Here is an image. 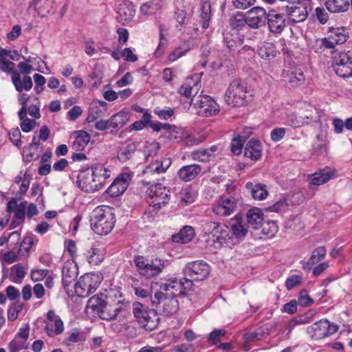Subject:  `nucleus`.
Instances as JSON below:
<instances>
[{
  "mask_svg": "<svg viewBox=\"0 0 352 352\" xmlns=\"http://www.w3.org/2000/svg\"><path fill=\"white\" fill-rule=\"evenodd\" d=\"M131 180V175L128 173H121L108 188L107 192L111 197H118L126 190Z\"/></svg>",
  "mask_w": 352,
  "mask_h": 352,
  "instance_id": "17",
  "label": "nucleus"
},
{
  "mask_svg": "<svg viewBox=\"0 0 352 352\" xmlns=\"http://www.w3.org/2000/svg\"><path fill=\"white\" fill-rule=\"evenodd\" d=\"M104 259L103 250L101 248H93L89 252V264L98 265Z\"/></svg>",
  "mask_w": 352,
  "mask_h": 352,
  "instance_id": "53",
  "label": "nucleus"
},
{
  "mask_svg": "<svg viewBox=\"0 0 352 352\" xmlns=\"http://www.w3.org/2000/svg\"><path fill=\"white\" fill-rule=\"evenodd\" d=\"M331 37H333L337 45H340L346 42L347 36L345 30L343 28H336L333 30L330 34Z\"/></svg>",
  "mask_w": 352,
  "mask_h": 352,
  "instance_id": "55",
  "label": "nucleus"
},
{
  "mask_svg": "<svg viewBox=\"0 0 352 352\" xmlns=\"http://www.w3.org/2000/svg\"><path fill=\"white\" fill-rule=\"evenodd\" d=\"M202 232L208 245L219 249L226 247V238L228 236V226L219 222L210 220L201 221Z\"/></svg>",
  "mask_w": 352,
  "mask_h": 352,
  "instance_id": "3",
  "label": "nucleus"
},
{
  "mask_svg": "<svg viewBox=\"0 0 352 352\" xmlns=\"http://www.w3.org/2000/svg\"><path fill=\"white\" fill-rule=\"evenodd\" d=\"M35 103L32 104L29 107L27 106V113L35 119H38L41 117L39 109V100L37 97L34 98Z\"/></svg>",
  "mask_w": 352,
  "mask_h": 352,
  "instance_id": "61",
  "label": "nucleus"
},
{
  "mask_svg": "<svg viewBox=\"0 0 352 352\" xmlns=\"http://www.w3.org/2000/svg\"><path fill=\"white\" fill-rule=\"evenodd\" d=\"M326 255V250L324 247H319L315 249L309 258V263L311 264H316L323 259Z\"/></svg>",
  "mask_w": 352,
  "mask_h": 352,
  "instance_id": "57",
  "label": "nucleus"
},
{
  "mask_svg": "<svg viewBox=\"0 0 352 352\" xmlns=\"http://www.w3.org/2000/svg\"><path fill=\"white\" fill-rule=\"evenodd\" d=\"M193 48V45L189 41H185L179 47L175 48L168 56V59L170 62H174L178 58L185 56L187 52Z\"/></svg>",
  "mask_w": 352,
  "mask_h": 352,
  "instance_id": "37",
  "label": "nucleus"
},
{
  "mask_svg": "<svg viewBox=\"0 0 352 352\" xmlns=\"http://www.w3.org/2000/svg\"><path fill=\"white\" fill-rule=\"evenodd\" d=\"M334 176L335 171L329 168H326L309 175V184L313 186H320L327 182Z\"/></svg>",
  "mask_w": 352,
  "mask_h": 352,
  "instance_id": "23",
  "label": "nucleus"
},
{
  "mask_svg": "<svg viewBox=\"0 0 352 352\" xmlns=\"http://www.w3.org/2000/svg\"><path fill=\"white\" fill-rule=\"evenodd\" d=\"M29 99L30 97L26 94H22L19 96V101L22 105V107L18 113L20 120H23L27 116V102H28Z\"/></svg>",
  "mask_w": 352,
  "mask_h": 352,
  "instance_id": "63",
  "label": "nucleus"
},
{
  "mask_svg": "<svg viewBox=\"0 0 352 352\" xmlns=\"http://www.w3.org/2000/svg\"><path fill=\"white\" fill-rule=\"evenodd\" d=\"M160 148V144L157 142H146L145 145L144 155L146 158L156 155Z\"/></svg>",
  "mask_w": 352,
  "mask_h": 352,
  "instance_id": "59",
  "label": "nucleus"
},
{
  "mask_svg": "<svg viewBox=\"0 0 352 352\" xmlns=\"http://www.w3.org/2000/svg\"><path fill=\"white\" fill-rule=\"evenodd\" d=\"M87 274H85L78 279L74 285V292L78 297L84 298L88 296Z\"/></svg>",
  "mask_w": 352,
  "mask_h": 352,
  "instance_id": "45",
  "label": "nucleus"
},
{
  "mask_svg": "<svg viewBox=\"0 0 352 352\" xmlns=\"http://www.w3.org/2000/svg\"><path fill=\"white\" fill-rule=\"evenodd\" d=\"M171 164L172 160L169 157L156 160L145 167L143 174L153 176L164 173L170 166Z\"/></svg>",
  "mask_w": 352,
  "mask_h": 352,
  "instance_id": "20",
  "label": "nucleus"
},
{
  "mask_svg": "<svg viewBox=\"0 0 352 352\" xmlns=\"http://www.w3.org/2000/svg\"><path fill=\"white\" fill-rule=\"evenodd\" d=\"M34 6L38 14L44 17L55 10L54 0H34Z\"/></svg>",
  "mask_w": 352,
  "mask_h": 352,
  "instance_id": "30",
  "label": "nucleus"
},
{
  "mask_svg": "<svg viewBox=\"0 0 352 352\" xmlns=\"http://www.w3.org/2000/svg\"><path fill=\"white\" fill-rule=\"evenodd\" d=\"M8 348L10 352H19L27 348L26 342L18 338H15L9 343Z\"/></svg>",
  "mask_w": 352,
  "mask_h": 352,
  "instance_id": "60",
  "label": "nucleus"
},
{
  "mask_svg": "<svg viewBox=\"0 0 352 352\" xmlns=\"http://www.w3.org/2000/svg\"><path fill=\"white\" fill-rule=\"evenodd\" d=\"M103 280V276L100 272H93L89 273V293L92 292V290L95 291L100 285L102 280Z\"/></svg>",
  "mask_w": 352,
  "mask_h": 352,
  "instance_id": "54",
  "label": "nucleus"
},
{
  "mask_svg": "<svg viewBox=\"0 0 352 352\" xmlns=\"http://www.w3.org/2000/svg\"><path fill=\"white\" fill-rule=\"evenodd\" d=\"M194 235L195 232L192 227L186 226L177 234L172 236V240L175 243H186L193 239Z\"/></svg>",
  "mask_w": 352,
  "mask_h": 352,
  "instance_id": "35",
  "label": "nucleus"
},
{
  "mask_svg": "<svg viewBox=\"0 0 352 352\" xmlns=\"http://www.w3.org/2000/svg\"><path fill=\"white\" fill-rule=\"evenodd\" d=\"M244 155L254 161H256L262 156V146L260 141L254 139H251L247 143Z\"/></svg>",
  "mask_w": 352,
  "mask_h": 352,
  "instance_id": "24",
  "label": "nucleus"
},
{
  "mask_svg": "<svg viewBox=\"0 0 352 352\" xmlns=\"http://www.w3.org/2000/svg\"><path fill=\"white\" fill-rule=\"evenodd\" d=\"M162 8V0H151L141 6L140 11L143 15H153Z\"/></svg>",
  "mask_w": 352,
  "mask_h": 352,
  "instance_id": "41",
  "label": "nucleus"
},
{
  "mask_svg": "<svg viewBox=\"0 0 352 352\" xmlns=\"http://www.w3.org/2000/svg\"><path fill=\"white\" fill-rule=\"evenodd\" d=\"M334 71L336 74L342 78L352 76V60L342 66H335Z\"/></svg>",
  "mask_w": 352,
  "mask_h": 352,
  "instance_id": "52",
  "label": "nucleus"
},
{
  "mask_svg": "<svg viewBox=\"0 0 352 352\" xmlns=\"http://www.w3.org/2000/svg\"><path fill=\"white\" fill-rule=\"evenodd\" d=\"M72 135L74 138L72 149L77 152L83 151L88 144V132L83 130L74 131Z\"/></svg>",
  "mask_w": 352,
  "mask_h": 352,
  "instance_id": "29",
  "label": "nucleus"
},
{
  "mask_svg": "<svg viewBox=\"0 0 352 352\" xmlns=\"http://www.w3.org/2000/svg\"><path fill=\"white\" fill-rule=\"evenodd\" d=\"M338 329V325L322 319L309 326L307 332L312 339L321 340L335 333Z\"/></svg>",
  "mask_w": 352,
  "mask_h": 352,
  "instance_id": "10",
  "label": "nucleus"
},
{
  "mask_svg": "<svg viewBox=\"0 0 352 352\" xmlns=\"http://www.w3.org/2000/svg\"><path fill=\"white\" fill-rule=\"evenodd\" d=\"M191 105L198 110L199 115L206 117L216 115L219 111L217 103L206 95L191 98Z\"/></svg>",
  "mask_w": 352,
  "mask_h": 352,
  "instance_id": "12",
  "label": "nucleus"
},
{
  "mask_svg": "<svg viewBox=\"0 0 352 352\" xmlns=\"http://www.w3.org/2000/svg\"><path fill=\"white\" fill-rule=\"evenodd\" d=\"M259 56L265 60H270L276 55V46L272 43H263L258 50Z\"/></svg>",
  "mask_w": 352,
  "mask_h": 352,
  "instance_id": "44",
  "label": "nucleus"
},
{
  "mask_svg": "<svg viewBox=\"0 0 352 352\" xmlns=\"http://www.w3.org/2000/svg\"><path fill=\"white\" fill-rule=\"evenodd\" d=\"M134 262L139 273L146 278L158 276L165 267V261L158 258L148 262L143 256H138Z\"/></svg>",
  "mask_w": 352,
  "mask_h": 352,
  "instance_id": "7",
  "label": "nucleus"
},
{
  "mask_svg": "<svg viewBox=\"0 0 352 352\" xmlns=\"http://www.w3.org/2000/svg\"><path fill=\"white\" fill-rule=\"evenodd\" d=\"M33 243L34 240L32 236L28 235L25 236L20 244V247L18 250V254L19 256H27L29 254Z\"/></svg>",
  "mask_w": 352,
  "mask_h": 352,
  "instance_id": "50",
  "label": "nucleus"
},
{
  "mask_svg": "<svg viewBox=\"0 0 352 352\" xmlns=\"http://www.w3.org/2000/svg\"><path fill=\"white\" fill-rule=\"evenodd\" d=\"M230 230L228 228L226 247L232 248L242 241L248 234V227L241 217L236 215L230 222Z\"/></svg>",
  "mask_w": 352,
  "mask_h": 352,
  "instance_id": "5",
  "label": "nucleus"
},
{
  "mask_svg": "<svg viewBox=\"0 0 352 352\" xmlns=\"http://www.w3.org/2000/svg\"><path fill=\"white\" fill-rule=\"evenodd\" d=\"M217 151V146L214 145L208 148H202L194 151L191 153L190 156L195 161L207 162H209L212 158H214V154Z\"/></svg>",
  "mask_w": 352,
  "mask_h": 352,
  "instance_id": "28",
  "label": "nucleus"
},
{
  "mask_svg": "<svg viewBox=\"0 0 352 352\" xmlns=\"http://www.w3.org/2000/svg\"><path fill=\"white\" fill-rule=\"evenodd\" d=\"M90 226L99 235L109 234L114 227L116 218L111 208L106 206L96 207L90 216Z\"/></svg>",
  "mask_w": 352,
  "mask_h": 352,
  "instance_id": "2",
  "label": "nucleus"
},
{
  "mask_svg": "<svg viewBox=\"0 0 352 352\" xmlns=\"http://www.w3.org/2000/svg\"><path fill=\"white\" fill-rule=\"evenodd\" d=\"M48 321L45 324V331L50 337L61 334L64 331V324L62 320L53 310H50L47 314Z\"/></svg>",
  "mask_w": 352,
  "mask_h": 352,
  "instance_id": "18",
  "label": "nucleus"
},
{
  "mask_svg": "<svg viewBox=\"0 0 352 352\" xmlns=\"http://www.w3.org/2000/svg\"><path fill=\"white\" fill-rule=\"evenodd\" d=\"M210 272V266L202 261L188 263L183 269L184 276L192 278L195 281L205 280L208 277Z\"/></svg>",
  "mask_w": 352,
  "mask_h": 352,
  "instance_id": "13",
  "label": "nucleus"
},
{
  "mask_svg": "<svg viewBox=\"0 0 352 352\" xmlns=\"http://www.w3.org/2000/svg\"><path fill=\"white\" fill-rule=\"evenodd\" d=\"M170 196L169 190L161 184L151 185L146 190L147 202L156 208L168 204Z\"/></svg>",
  "mask_w": 352,
  "mask_h": 352,
  "instance_id": "9",
  "label": "nucleus"
},
{
  "mask_svg": "<svg viewBox=\"0 0 352 352\" xmlns=\"http://www.w3.org/2000/svg\"><path fill=\"white\" fill-rule=\"evenodd\" d=\"M266 10L259 6L254 7L245 13L246 25L253 29H258L265 25Z\"/></svg>",
  "mask_w": 352,
  "mask_h": 352,
  "instance_id": "16",
  "label": "nucleus"
},
{
  "mask_svg": "<svg viewBox=\"0 0 352 352\" xmlns=\"http://www.w3.org/2000/svg\"><path fill=\"white\" fill-rule=\"evenodd\" d=\"M311 120L312 117L310 115L300 116L296 113H291L287 116L285 122L287 125L297 128L308 124Z\"/></svg>",
  "mask_w": 352,
  "mask_h": 352,
  "instance_id": "36",
  "label": "nucleus"
},
{
  "mask_svg": "<svg viewBox=\"0 0 352 352\" xmlns=\"http://www.w3.org/2000/svg\"><path fill=\"white\" fill-rule=\"evenodd\" d=\"M103 77V67L97 65L93 71L91 79L94 80L93 87L97 88L102 82Z\"/></svg>",
  "mask_w": 352,
  "mask_h": 352,
  "instance_id": "56",
  "label": "nucleus"
},
{
  "mask_svg": "<svg viewBox=\"0 0 352 352\" xmlns=\"http://www.w3.org/2000/svg\"><path fill=\"white\" fill-rule=\"evenodd\" d=\"M151 305L165 316L175 314L179 309V302L175 297L165 296L162 292H156L151 298Z\"/></svg>",
  "mask_w": 352,
  "mask_h": 352,
  "instance_id": "8",
  "label": "nucleus"
},
{
  "mask_svg": "<svg viewBox=\"0 0 352 352\" xmlns=\"http://www.w3.org/2000/svg\"><path fill=\"white\" fill-rule=\"evenodd\" d=\"M70 265H72V263H65L62 270L63 285L65 289L67 290H68V287L72 284L76 274L75 271H70Z\"/></svg>",
  "mask_w": 352,
  "mask_h": 352,
  "instance_id": "47",
  "label": "nucleus"
},
{
  "mask_svg": "<svg viewBox=\"0 0 352 352\" xmlns=\"http://www.w3.org/2000/svg\"><path fill=\"white\" fill-rule=\"evenodd\" d=\"M76 184L81 190L87 192L88 186V172L87 170H82L77 175Z\"/></svg>",
  "mask_w": 352,
  "mask_h": 352,
  "instance_id": "51",
  "label": "nucleus"
},
{
  "mask_svg": "<svg viewBox=\"0 0 352 352\" xmlns=\"http://www.w3.org/2000/svg\"><path fill=\"white\" fill-rule=\"evenodd\" d=\"M12 81L16 90L19 92H21L23 90L29 91L33 86L32 78L30 76H24L23 78H21V75L18 72H13V74L12 75Z\"/></svg>",
  "mask_w": 352,
  "mask_h": 352,
  "instance_id": "27",
  "label": "nucleus"
},
{
  "mask_svg": "<svg viewBox=\"0 0 352 352\" xmlns=\"http://www.w3.org/2000/svg\"><path fill=\"white\" fill-rule=\"evenodd\" d=\"M137 149L135 142L128 140L122 144L118 152V158L120 161L124 162L131 158Z\"/></svg>",
  "mask_w": 352,
  "mask_h": 352,
  "instance_id": "31",
  "label": "nucleus"
},
{
  "mask_svg": "<svg viewBox=\"0 0 352 352\" xmlns=\"http://www.w3.org/2000/svg\"><path fill=\"white\" fill-rule=\"evenodd\" d=\"M135 13V6L132 3L120 4L118 11V19L122 24H127L132 21Z\"/></svg>",
  "mask_w": 352,
  "mask_h": 352,
  "instance_id": "25",
  "label": "nucleus"
},
{
  "mask_svg": "<svg viewBox=\"0 0 352 352\" xmlns=\"http://www.w3.org/2000/svg\"><path fill=\"white\" fill-rule=\"evenodd\" d=\"M313 1L301 0L287 5L285 11L289 20L294 23L304 21L307 18L309 12L314 8Z\"/></svg>",
  "mask_w": 352,
  "mask_h": 352,
  "instance_id": "6",
  "label": "nucleus"
},
{
  "mask_svg": "<svg viewBox=\"0 0 352 352\" xmlns=\"http://www.w3.org/2000/svg\"><path fill=\"white\" fill-rule=\"evenodd\" d=\"M201 170V167L199 164L186 165L179 169L177 175L181 180L188 182L196 178Z\"/></svg>",
  "mask_w": 352,
  "mask_h": 352,
  "instance_id": "22",
  "label": "nucleus"
},
{
  "mask_svg": "<svg viewBox=\"0 0 352 352\" xmlns=\"http://www.w3.org/2000/svg\"><path fill=\"white\" fill-rule=\"evenodd\" d=\"M283 78L292 87L300 86L305 80L304 74L300 70L284 72Z\"/></svg>",
  "mask_w": 352,
  "mask_h": 352,
  "instance_id": "33",
  "label": "nucleus"
},
{
  "mask_svg": "<svg viewBox=\"0 0 352 352\" xmlns=\"http://www.w3.org/2000/svg\"><path fill=\"white\" fill-rule=\"evenodd\" d=\"M236 208V202L234 198L223 199L216 204L213 208L214 213L219 217H228L232 214Z\"/></svg>",
  "mask_w": 352,
  "mask_h": 352,
  "instance_id": "21",
  "label": "nucleus"
},
{
  "mask_svg": "<svg viewBox=\"0 0 352 352\" xmlns=\"http://www.w3.org/2000/svg\"><path fill=\"white\" fill-rule=\"evenodd\" d=\"M297 302L301 307H307L311 305L314 300L310 298L307 292L305 289H302L299 292Z\"/></svg>",
  "mask_w": 352,
  "mask_h": 352,
  "instance_id": "64",
  "label": "nucleus"
},
{
  "mask_svg": "<svg viewBox=\"0 0 352 352\" xmlns=\"http://www.w3.org/2000/svg\"><path fill=\"white\" fill-rule=\"evenodd\" d=\"M211 16V5L209 0H201V23L204 29L209 27Z\"/></svg>",
  "mask_w": 352,
  "mask_h": 352,
  "instance_id": "40",
  "label": "nucleus"
},
{
  "mask_svg": "<svg viewBox=\"0 0 352 352\" xmlns=\"http://www.w3.org/2000/svg\"><path fill=\"white\" fill-rule=\"evenodd\" d=\"M162 293L166 292L165 296L175 297L182 294V287L179 280L173 278L168 280L166 283L160 286V291Z\"/></svg>",
  "mask_w": 352,
  "mask_h": 352,
  "instance_id": "26",
  "label": "nucleus"
},
{
  "mask_svg": "<svg viewBox=\"0 0 352 352\" xmlns=\"http://www.w3.org/2000/svg\"><path fill=\"white\" fill-rule=\"evenodd\" d=\"M133 289L135 294L141 298L148 299L151 301V298H152L151 296V289L148 287H143L140 286H133Z\"/></svg>",
  "mask_w": 352,
  "mask_h": 352,
  "instance_id": "62",
  "label": "nucleus"
},
{
  "mask_svg": "<svg viewBox=\"0 0 352 352\" xmlns=\"http://www.w3.org/2000/svg\"><path fill=\"white\" fill-rule=\"evenodd\" d=\"M269 334V329L266 326H263L253 332L246 333L243 338L246 342H251L261 340L266 338Z\"/></svg>",
  "mask_w": 352,
  "mask_h": 352,
  "instance_id": "42",
  "label": "nucleus"
},
{
  "mask_svg": "<svg viewBox=\"0 0 352 352\" xmlns=\"http://www.w3.org/2000/svg\"><path fill=\"white\" fill-rule=\"evenodd\" d=\"M133 313L139 323L144 327L152 329L157 324L158 318L155 312L148 309L143 304L135 302L133 304Z\"/></svg>",
  "mask_w": 352,
  "mask_h": 352,
  "instance_id": "11",
  "label": "nucleus"
},
{
  "mask_svg": "<svg viewBox=\"0 0 352 352\" xmlns=\"http://www.w3.org/2000/svg\"><path fill=\"white\" fill-rule=\"evenodd\" d=\"M200 80L201 76L199 74H194L180 87L179 93L188 98L197 97L198 96L196 95L200 87Z\"/></svg>",
  "mask_w": 352,
  "mask_h": 352,
  "instance_id": "19",
  "label": "nucleus"
},
{
  "mask_svg": "<svg viewBox=\"0 0 352 352\" xmlns=\"http://www.w3.org/2000/svg\"><path fill=\"white\" fill-rule=\"evenodd\" d=\"M245 187L250 190L252 198L256 200H263L268 195L266 186L264 184H254L252 182H248L245 184Z\"/></svg>",
  "mask_w": 352,
  "mask_h": 352,
  "instance_id": "34",
  "label": "nucleus"
},
{
  "mask_svg": "<svg viewBox=\"0 0 352 352\" xmlns=\"http://www.w3.org/2000/svg\"><path fill=\"white\" fill-rule=\"evenodd\" d=\"M243 142H244V139L240 135L234 137L232 139L231 144H230V148H231V151L234 155H238L241 153L243 146Z\"/></svg>",
  "mask_w": 352,
  "mask_h": 352,
  "instance_id": "58",
  "label": "nucleus"
},
{
  "mask_svg": "<svg viewBox=\"0 0 352 352\" xmlns=\"http://www.w3.org/2000/svg\"><path fill=\"white\" fill-rule=\"evenodd\" d=\"M109 176V171L102 164H93L91 166V181L89 182V192L98 191L102 188L106 179Z\"/></svg>",
  "mask_w": 352,
  "mask_h": 352,
  "instance_id": "14",
  "label": "nucleus"
},
{
  "mask_svg": "<svg viewBox=\"0 0 352 352\" xmlns=\"http://www.w3.org/2000/svg\"><path fill=\"white\" fill-rule=\"evenodd\" d=\"M261 228L263 234L270 238L274 236L278 230V225L274 221H263Z\"/></svg>",
  "mask_w": 352,
  "mask_h": 352,
  "instance_id": "49",
  "label": "nucleus"
},
{
  "mask_svg": "<svg viewBox=\"0 0 352 352\" xmlns=\"http://www.w3.org/2000/svg\"><path fill=\"white\" fill-rule=\"evenodd\" d=\"M107 102L102 100H94L89 105V118L97 120L103 116L106 111Z\"/></svg>",
  "mask_w": 352,
  "mask_h": 352,
  "instance_id": "39",
  "label": "nucleus"
},
{
  "mask_svg": "<svg viewBox=\"0 0 352 352\" xmlns=\"http://www.w3.org/2000/svg\"><path fill=\"white\" fill-rule=\"evenodd\" d=\"M106 298L107 296L103 294L89 298V307L102 320H114L118 314L129 305L122 300L110 303L106 300Z\"/></svg>",
  "mask_w": 352,
  "mask_h": 352,
  "instance_id": "1",
  "label": "nucleus"
},
{
  "mask_svg": "<svg viewBox=\"0 0 352 352\" xmlns=\"http://www.w3.org/2000/svg\"><path fill=\"white\" fill-rule=\"evenodd\" d=\"M252 94L247 84L239 79L233 80L229 85L225 95L228 105L242 107L251 100Z\"/></svg>",
  "mask_w": 352,
  "mask_h": 352,
  "instance_id": "4",
  "label": "nucleus"
},
{
  "mask_svg": "<svg viewBox=\"0 0 352 352\" xmlns=\"http://www.w3.org/2000/svg\"><path fill=\"white\" fill-rule=\"evenodd\" d=\"M25 267L19 265H14L11 268L10 280L15 283H21V280L25 276Z\"/></svg>",
  "mask_w": 352,
  "mask_h": 352,
  "instance_id": "48",
  "label": "nucleus"
},
{
  "mask_svg": "<svg viewBox=\"0 0 352 352\" xmlns=\"http://www.w3.org/2000/svg\"><path fill=\"white\" fill-rule=\"evenodd\" d=\"M327 9L331 12H342L346 11L350 6L349 0H327Z\"/></svg>",
  "mask_w": 352,
  "mask_h": 352,
  "instance_id": "38",
  "label": "nucleus"
},
{
  "mask_svg": "<svg viewBox=\"0 0 352 352\" xmlns=\"http://www.w3.org/2000/svg\"><path fill=\"white\" fill-rule=\"evenodd\" d=\"M166 131L168 133V138L177 142L184 140L188 137V133L184 129L176 126L169 124Z\"/></svg>",
  "mask_w": 352,
  "mask_h": 352,
  "instance_id": "43",
  "label": "nucleus"
},
{
  "mask_svg": "<svg viewBox=\"0 0 352 352\" xmlns=\"http://www.w3.org/2000/svg\"><path fill=\"white\" fill-rule=\"evenodd\" d=\"M129 120V115L127 113L124 111H120L113 115L109 118V123L111 126L117 129L121 128L126 124Z\"/></svg>",
  "mask_w": 352,
  "mask_h": 352,
  "instance_id": "46",
  "label": "nucleus"
},
{
  "mask_svg": "<svg viewBox=\"0 0 352 352\" xmlns=\"http://www.w3.org/2000/svg\"><path fill=\"white\" fill-rule=\"evenodd\" d=\"M266 21L269 31L273 34H280L286 27L284 14L274 10L266 13Z\"/></svg>",
  "mask_w": 352,
  "mask_h": 352,
  "instance_id": "15",
  "label": "nucleus"
},
{
  "mask_svg": "<svg viewBox=\"0 0 352 352\" xmlns=\"http://www.w3.org/2000/svg\"><path fill=\"white\" fill-rule=\"evenodd\" d=\"M246 217L248 223L252 226L254 229H258L264 221L263 213L262 210L258 208L250 209L247 212Z\"/></svg>",
  "mask_w": 352,
  "mask_h": 352,
  "instance_id": "32",
  "label": "nucleus"
}]
</instances>
